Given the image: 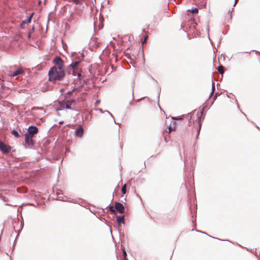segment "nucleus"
<instances>
[{
	"instance_id": "1",
	"label": "nucleus",
	"mask_w": 260,
	"mask_h": 260,
	"mask_svg": "<svg viewBox=\"0 0 260 260\" xmlns=\"http://www.w3.org/2000/svg\"><path fill=\"white\" fill-rule=\"evenodd\" d=\"M53 62L55 65L49 71V80L51 82L61 80L65 76L63 69V61L60 57L56 56L54 58Z\"/></svg>"
},
{
	"instance_id": "2",
	"label": "nucleus",
	"mask_w": 260,
	"mask_h": 260,
	"mask_svg": "<svg viewBox=\"0 0 260 260\" xmlns=\"http://www.w3.org/2000/svg\"><path fill=\"white\" fill-rule=\"evenodd\" d=\"M203 112L201 110H194L190 113V118L189 119V124L192 122L197 123L198 125V134L199 135L202 126V116Z\"/></svg>"
},
{
	"instance_id": "3",
	"label": "nucleus",
	"mask_w": 260,
	"mask_h": 260,
	"mask_svg": "<svg viewBox=\"0 0 260 260\" xmlns=\"http://www.w3.org/2000/svg\"><path fill=\"white\" fill-rule=\"evenodd\" d=\"M80 62L76 61L71 64V67L73 69V75L74 76H78V77H80L81 76V74L80 73V69L79 68Z\"/></svg>"
},
{
	"instance_id": "4",
	"label": "nucleus",
	"mask_w": 260,
	"mask_h": 260,
	"mask_svg": "<svg viewBox=\"0 0 260 260\" xmlns=\"http://www.w3.org/2000/svg\"><path fill=\"white\" fill-rule=\"evenodd\" d=\"M11 147L10 146L6 145L3 142L0 141V150L4 153H7L11 150Z\"/></svg>"
},
{
	"instance_id": "5",
	"label": "nucleus",
	"mask_w": 260,
	"mask_h": 260,
	"mask_svg": "<svg viewBox=\"0 0 260 260\" xmlns=\"http://www.w3.org/2000/svg\"><path fill=\"white\" fill-rule=\"evenodd\" d=\"M34 136L27 134H25V141L28 145H33L35 143L33 138Z\"/></svg>"
},
{
	"instance_id": "6",
	"label": "nucleus",
	"mask_w": 260,
	"mask_h": 260,
	"mask_svg": "<svg viewBox=\"0 0 260 260\" xmlns=\"http://www.w3.org/2000/svg\"><path fill=\"white\" fill-rule=\"evenodd\" d=\"M38 132V128L36 126H30L28 127L27 132L26 134L34 136V135L37 134Z\"/></svg>"
},
{
	"instance_id": "7",
	"label": "nucleus",
	"mask_w": 260,
	"mask_h": 260,
	"mask_svg": "<svg viewBox=\"0 0 260 260\" xmlns=\"http://www.w3.org/2000/svg\"><path fill=\"white\" fill-rule=\"evenodd\" d=\"M115 208L120 213H123L124 212V207L123 205L120 203L116 202L115 205Z\"/></svg>"
},
{
	"instance_id": "8",
	"label": "nucleus",
	"mask_w": 260,
	"mask_h": 260,
	"mask_svg": "<svg viewBox=\"0 0 260 260\" xmlns=\"http://www.w3.org/2000/svg\"><path fill=\"white\" fill-rule=\"evenodd\" d=\"M74 101H67L63 103H62L60 105V107L62 108L70 109L71 108V105L74 103Z\"/></svg>"
},
{
	"instance_id": "9",
	"label": "nucleus",
	"mask_w": 260,
	"mask_h": 260,
	"mask_svg": "<svg viewBox=\"0 0 260 260\" xmlns=\"http://www.w3.org/2000/svg\"><path fill=\"white\" fill-rule=\"evenodd\" d=\"M23 73V71L21 68H19L14 72L10 71L9 73V76L10 77H15L17 75L22 74Z\"/></svg>"
},
{
	"instance_id": "10",
	"label": "nucleus",
	"mask_w": 260,
	"mask_h": 260,
	"mask_svg": "<svg viewBox=\"0 0 260 260\" xmlns=\"http://www.w3.org/2000/svg\"><path fill=\"white\" fill-rule=\"evenodd\" d=\"M76 136L81 138L83 135V128L81 125H79L75 131Z\"/></svg>"
},
{
	"instance_id": "11",
	"label": "nucleus",
	"mask_w": 260,
	"mask_h": 260,
	"mask_svg": "<svg viewBox=\"0 0 260 260\" xmlns=\"http://www.w3.org/2000/svg\"><path fill=\"white\" fill-rule=\"evenodd\" d=\"M117 221L119 225H120L121 223H123L124 222V217L123 215L122 216H118L117 217Z\"/></svg>"
},
{
	"instance_id": "12",
	"label": "nucleus",
	"mask_w": 260,
	"mask_h": 260,
	"mask_svg": "<svg viewBox=\"0 0 260 260\" xmlns=\"http://www.w3.org/2000/svg\"><path fill=\"white\" fill-rule=\"evenodd\" d=\"M32 16H30L26 20L23 21L21 24V26L23 27V25L25 23H29L31 22Z\"/></svg>"
},
{
	"instance_id": "13",
	"label": "nucleus",
	"mask_w": 260,
	"mask_h": 260,
	"mask_svg": "<svg viewBox=\"0 0 260 260\" xmlns=\"http://www.w3.org/2000/svg\"><path fill=\"white\" fill-rule=\"evenodd\" d=\"M11 134L16 138H18L20 137L18 132L16 130H13L11 132Z\"/></svg>"
},
{
	"instance_id": "14",
	"label": "nucleus",
	"mask_w": 260,
	"mask_h": 260,
	"mask_svg": "<svg viewBox=\"0 0 260 260\" xmlns=\"http://www.w3.org/2000/svg\"><path fill=\"white\" fill-rule=\"evenodd\" d=\"M188 11L192 14H197L199 12L198 9L197 8H193L191 10H188Z\"/></svg>"
},
{
	"instance_id": "15",
	"label": "nucleus",
	"mask_w": 260,
	"mask_h": 260,
	"mask_svg": "<svg viewBox=\"0 0 260 260\" xmlns=\"http://www.w3.org/2000/svg\"><path fill=\"white\" fill-rule=\"evenodd\" d=\"M223 67L222 66H219L218 67V71L220 74H222L224 73Z\"/></svg>"
},
{
	"instance_id": "16",
	"label": "nucleus",
	"mask_w": 260,
	"mask_h": 260,
	"mask_svg": "<svg viewBox=\"0 0 260 260\" xmlns=\"http://www.w3.org/2000/svg\"><path fill=\"white\" fill-rule=\"evenodd\" d=\"M121 191L122 192L123 194H125L126 192V184H124L122 188H121Z\"/></svg>"
},
{
	"instance_id": "17",
	"label": "nucleus",
	"mask_w": 260,
	"mask_h": 260,
	"mask_svg": "<svg viewBox=\"0 0 260 260\" xmlns=\"http://www.w3.org/2000/svg\"><path fill=\"white\" fill-rule=\"evenodd\" d=\"M168 129H169V132H168V133H170L171 132H172V131H175V127H173L172 126V125H170V126L169 127Z\"/></svg>"
},
{
	"instance_id": "18",
	"label": "nucleus",
	"mask_w": 260,
	"mask_h": 260,
	"mask_svg": "<svg viewBox=\"0 0 260 260\" xmlns=\"http://www.w3.org/2000/svg\"><path fill=\"white\" fill-rule=\"evenodd\" d=\"M74 4L78 5L81 3L82 0H71Z\"/></svg>"
},
{
	"instance_id": "19",
	"label": "nucleus",
	"mask_w": 260,
	"mask_h": 260,
	"mask_svg": "<svg viewBox=\"0 0 260 260\" xmlns=\"http://www.w3.org/2000/svg\"><path fill=\"white\" fill-rule=\"evenodd\" d=\"M212 92L211 94H213L214 90H215L214 83L212 82Z\"/></svg>"
},
{
	"instance_id": "20",
	"label": "nucleus",
	"mask_w": 260,
	"mask_h": 260,
	"mask_svg": "<svg viewBox=\"0 0 260 260\" xmlns=\"http://www.w3.org/2000/svg\"><path fill=\"white\" fill-rule=\"evenodd\" d=\"M110 211H111L112 212H115V210L114 209V208L113 207H111L110 208Z\"/></svg>"
},
{
	"instance_id": "21",
	"label": "nucleus",
	"mask_w": 260,
	"mask_h": 260,
	"mask_svg": "<svg viewBox=\"0 0 260 260\" xmlns=\"http://www.w3.org/2000/svg\"><path fill=\"white\" fill-rule=\"evenodd\" d=\"M147 37H146L144 39V40L143 41L142 44H144V43L147 41Z\"/></svg>"
},
{
	"instance_id": "22",
	"label": "nucleus",
	"mask_w": 260,
	"mask_h": 260,
	"mask_svg": "<svg viewBox=\"0 0 260 260\" xmlns=\"http://www.w3.org/2000/svg\"><path fill=\"white\" fill-rule=\"evenodd\" d=\"M123 255H124V256H125L126 255V253L125 252V251H123Z\"/></svg>"
},
{
	"instance_id": "23",
	"label": "nucleus",
	"mask_w": 260,
	"mask_h": 260,
	"mask_svg": "<svg viewBox=\"0 0 260 260\" xmlns=\"http://www.w3.org/2000/svg\"><path fill=\"white\" fill-rule=\"evenodd\" d=\"M239 0H235V4L238 2Z\"/></svg>"
},
{
	"instance_id": "24",
	"label": "nucleus",
	"mask_w": 260,
	"mask_h": 260,
	"mask_svg": "<svg viewBox=\"0 0 260 260\" xmlns=\"http://www.w3.org/2000/svg\"><path fill=\"white\" fill-rule=\"evenodd\" d=\"M28 36L29 38H30V34H29Z\"/></svg>"
},
{
	"instance_id": "25",
	"label": "nucleus",
	"mask_w": 260,
	"mask_h": 260,
	"mask_svg": "<svg viewBox=\"0 0 260 260\" xmlns=\"http://www.w3.org/2000/svg\"><path fill=\"white\" fill-rule=\"evenodd\" d=\"M173 124L175 125V122H173Z\"/></svg>"
}]
</instances>
